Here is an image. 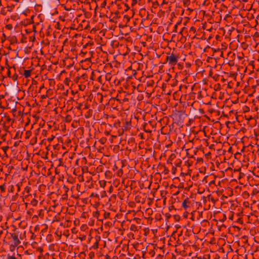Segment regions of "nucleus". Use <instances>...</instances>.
Instances as JSON below:
<instances>
[{
	"mask_svg": "<svg viewBox=\"0 0 259 259\" xmlns=\"http://www.w3.org/2000/svg\"><path fill=\"white\" fill-rule=\"evenodd\" d=\"M44 87V85H42L41 87H40V90L42 89Z\"/></svg>",
	"mask_w": 259,
	"mask_h": 259,
	"instance_id": "nucleus-31",
	"label": "nucleus"
},
{
	"mask_svg": "<svg viewBox=\"0 0 259 259\" xmlns=\"http://www.w3.org/2000/svg\"><path fill=\"white\" fill-rule=\"evenodd\" d=\"M165 217L167 219H169L171 217V215L169 213H166L165 214Z\"/></svg>",
	"mask_w": 259,
	"mask_h": 259,
	"instance_id": "nucleus-19",
	"label": "nucleus"
},
{
	"mask_svg": "<svg viewBox=\"0 0 259 259\" xmlns=\"http://www.w3.org/2000/svg\"><path fill=\"white\" fill-rule=\"evenodd\" d=\"M99 214H100L99 211H94V212H93V217L94 218H96L97 219L98 218Z\"/></svg>",
	"mask_w": 259,
	"mask_h": 259,
	"instance_id": "nucleus-7",
	"label": "nucleus"
},
{
	"mask_svg": "<svg viewBox=\"0 0 259 259\" xmlns=\"http://www.w3.org/2000/svg\"><path fill=\"white\" fill-rule=\"evenodd\" d=\"M31 73V70H24L23 75L25 76V78H28L30 76Z\"/></svg>",
	"mask_w": 259,
	"mask_h": 259,
	"instance_id": "nucleus-5",
	"label": "nucleus"
},
{
	"mask_svg": "<svg viewBox=\"0 0 259 259\" xmlns=\"http://www.w3.org/2000/svg\"><path fill=\"white\" fill-rule=\"evenodd\" d=\"M180 23H178L177 24H176L175 25V29H176L177 27H178V25Z\"/></svg>",
	"mask_w": 259,
	"mask_h": 259,
	"instance_id": "nucleus-25",
	"label": "nucleus"
},
{
	"mask_svg": "<svg viewBox=\"0 0 259 259\" xmlns=\"http://www.w3.org/2000/svg\"><path fill=\"white\" fill-rule=\"evenodd\" d=\"M80 77L84 80H86L88 78V75L86 73H84Z\"/></svg>",
	"mask_w": 259,
	"mask_h": 259,
	"instance_id": "nucleus-10",
	"label": "nucleus"
},
{
	"mask_svg": "<svg viewBox=\"0 0 259 259\" xmlns=\"http://www.w3.org/2000/svg\"><path fill=\"white\" fill-rule=\"evenodd\" d=\"M179 57L174 53H171L170 55L167 56L166 58V61L171 66L175 65L177 63Z\"/></svg>",
	"mask_w": 259,
	"mask_h": 259,
	"instance_id": "nucleus-1",
	"label": "nucleus"
},
{
	"mask_svg": "<svg viewBox=\"0 0 259 259\" xmlns=\"http://www.w3.org/2000/svg\"><path fill=\"white\" fill-rule=\"evenodd\" d=\"M165 173H166V174H167V172H168V170H167V169H165Z\"/></svg>",
	"mask_w": 259,
	"mask_h": 259,
	"instance_id": "nucleus-32",
	"label": "nucleus"
},
{
	"mask_svg": "<svg viewBox=\"0 0 259 259\" xmlns=\"http://www.w3.org/2000/svg\"><path fill=\"white\" fill-rule=\"evenodd\" d=\"M46 96H47L43 95V96H41V98H42V99H44V98H46Z\"/></svg>",
	"mask_w": 259,
	"mask_h": 259,
	"instance_id": "nucleus-29",
	"label": "nucleus"
},
{
	"mask_svg": "<svg viewBox=\"0 0 259 259\" xmlns=\"http://www.w3.org/2000/svg\"><path fill=\"white\" fill-rule=\"evenodd\" d=\"M88 45H89V44L87 43L85 45L83 46V48H86L87 46H88Z\"/></svg>",
	"mask_w": 259,
	"mask_h": 259,
	"instance_id": "nucleus-26",
	"label": "nucleus"
},
{
	"mask_svg": "<svg viewBox=\"0 0 259 259\" xmlns=\"http://www.w3.org/2000/svg\"><path fill=\"white\" fill-rule=\"evenodd\" d=\"M0 189L1 190L2 192H4L5 191V185H1L0 186Z\"/></svg>",
	"mask_w": 259,
	"mask_h": 259,
	"instance_id": "nucleus-13",
	"label": "nucleus"
},
{
	"mask_svg": "<svg viewBox=\"0 0 259 259\" xmlns=\"http://www.w3.org/2000/svg\"><path fill=\"white\" fill-rule=\"evenodd\" d=\"M135 227L136 226H135V225L132 226V227H131V229H132V230H133L132 227Z\"/></svg>",
	"mask_w": 259,
	"mask_h": 259,
	"instance_id": "nucleus-34",
	"label": "nucleus"
},
{
	"mask_svg": "<svg viewBox=\"0 0 259 259\" xmlns=\"http://www.w3.org/2000/svg\"><path fill=\"white\" fill-rule=\"evenodd\" d=\"M177 170V168L175 166H173L171 170V172L173 175H175Z\"/></svg>",
	"mask_w": 259,
	"mask_h": 259,
	"instance_id": "nucleus-12",
	"label": "nucleus"
},
{
	"mask_svg": "<svg viewBox=\"0 0 259 259\" xmlns=\"http://www.w3.org/2000/svg\"><path fill=\"white\" fill-rule=\"evenodd\" d=\"M125 6H126V7L127 8V9H130V7L128 6V5H127L126 4L125 5Z\"/></svg>",
	"mask_w": 259,
	"mask_h": 259,
	"instance_id": "nucleus-28",
	"label": "nucleus"
},
{
	"mask_svg": "<svg viewBox=\"0 0 259 259\" xmlns=\"http://www.w3.org/2000/svg\"><path fill=\"white\" fill-rule=\"evenodd\" d=\"M6 28L8 29H11L12 28V26L10 24L6 25Z\"/></svg>",
	"mask_w": 259,
	"mask_h": 259,
	"instance_id": "nucleus-18",
	"label": "nucleus"
},
{
	"mask_svg": "<svg viewBox=\"0 0 259 259\" xmlns=\"http://www.w3.org/2000/svg\"><path fill=\"white\" fill-rule=\"evenodd\" d=\"M21 41V42H24V39H22Z\"/></svg>",
	"mask_w": 259,
	"mask_h": 259,
	"instance_id": "nucleus-35",
	"label": "nucleus"
},
{
	"mask_svg": "<svg viewBox=\"0 0 259 259\" xmlns=\"http://www.w3.org/2000/svg\"><path fill=\"white\" fill-rule=\"evenodd\" d=\"M53 138H50V139H49V140L50 141H51V140H53Z\"/></svg>",
	"mask_w": 259,
	"mask_h": 259,
	"instance_id": "nucleus-37",
	"label": "nucleus"
},
{
	"mask_svg": "<svg viewBox=\"0 0 259 259\" xmlns=\"http://www.w3.org/2000/svg\"><path fill=\"white\" fill-rule=\"evenodd\" d=\"M165 173H166V174H167V172H168V170H167V169H165Z\"/></svg>",
	"mask_w": 259,
	"mask_h": 259,
	"instance_id": "nucleus-33",
	"label": "nucleus"
},
{
	"mask_svg": "<svg viewBox=\"0 0 259 259\" xmlns=\"http://www.w3.org/2000/svg\"><path fill=\"white\" fill-rule=\"evenodd\" d=\"M7 74H8V76L9 77H10V76L11 72H10V69H8V70Z\"/></svg>",
	"mask_w": 259,
	"mask_h": 259,
	"instance_id": "nucleus-20",
	"label": "nucleus"
},
{
	"mask_svg": "<svg viewBox=\"0 0 259 259\" xmlns=\"http://www.w3.org/2000/svg\"><path fill=\"white\" fill-rule=\"evenodd\" d=\"M53 138H50V139H49V140L50 141H51V140H53Z\"/></svg>",
	"mask_w": 259,
	"mask_h": 259,
	"instance_id": "nucleus-36",
	"label": "nucleus"
},
{
	"mask_svg": "<svg viewBox=\"0 0 259 259\" xmlns=\"http://www.w3.org/2000/svg\"><path fill=\"white\" fill-rule=\"evenodd\" d=\"M137 3V0H132V6L136 5Z\"/></svg>",
	"mask_w": 259,
	"mask_h": 259,
	"instance_id": "nucleus-17",
	"label": "nucleus"
},
{
	"mask_svg": "<svg viewBox=\"0 0 259 259\" xmlns=\"http://www.w3.org/2000/svg\"><path fill=\"white\" fill-rule=\"evenodd\" d=\"M18 145V142H15L14 144V147H17Z\"/></svg>",
	"mask_w": 259,
	"mask_h": 259,
	"instance_id": "nucleus-22",
	"label": "nucleus"
},
{
	"mask_svg": "<svg viewBox=\"0 0 259 259\" xmlns=\"http://www.w3.org/2000/svg\"><path fill=\"white\" fill-rule=\"evenodd\" d=\"M93 74H94V72H93V71H92V75H93ZM91 79H93V76H92V77H91Z\"/></svg>",
	"mask_w": 259,
	"mask_h": 259,
	"instance_id": "nucleus-27",
	"label": "nucleus"
},
{
	"mask_svg": "<svg viewBox=\"0 0 259 259\" xmlns=\"http://www.w3.org/2000/svg\"><path fill=\"white\" fill-rule=\"evenodd\" d=\"M109 215H110L109 212H105L104 214V219H107L109 217Z\"/></svg>",
	"mask_w": 259,
	"mask_h": 259,
	"instance_id": "nucleus-11",
	"label": "nucleus"
},
{
	"mask_svg": "<svg viewBox=\"0 0 259 259\" xmlns=\"http://www.w3.org/2000/svg\"><path fill=\"white\" fill-rule=\"evenodd\" d=\"M146 125H145V126L144 127V131H145V132H146V133H151V131L149 130L148 129H146Z\"/></svg>",
	"mask_w": 259,
	"mask_h": 259,
	"instance_id": "nucleus-16",
	"label": "nucleus"
},
{
	"mask_svg": "<svg viewBox=\"0 0 259 259\" xmlns=\"http://www.w3.org/2000/svg\"><path fill=\"white\" fill-rule=\"evenodd\" d=\"M19 234V232L10 233V235L13 239V243L15 244V245H18L21 243L18 238Z\"/></svg>",
	"mask_w": 259,
	"mask_h": 259,
	"instance_id": "nucleus-2",
	"label": "nucleus"
},
{
	"mask_svg": "<svg viewBox=\"0 0 259 259\" xmlns=\"http://www.w3.org/2000/svg\"><path fill=\"white\" fill-rule=\"evenodd\" d=\"M120 173H121V174H122V172L121 169H120V171H118V176H120Z\"/></svg>",
	"mask_w": 259,
	"mask_h": 259,
	"instance_id": "nucleus-23",
	"label": "nucleus"
},
{
	"mask_svg": "<svg viewBox=\"0 0 259 259\" xmlns=\"http://www.w3.org/2000/svg\"><path fill=\"white\" fill-rule=\"evenodd\" d=\"M41 256H39V258L38 259H41Z\"/></svg>",
	"mask_w": 259,
	"mask_h": 259,
	"instance_id": "nucleus-39",
	"label": "nucleus"
},
{
	"mask_svg": "<svg viewBox=\"0 0 259 259\" xmlns=\"http://www.w3.org/2000/svg\"><path fill=\"white\" fill-rule=\"evenodd\" d=\"M131 122L130 121H125V122H123V125L122 127L123 131H126L129 130L131 128Z\"/></svg>",
	"mask_w": 259,
	"mask_h": 259,
	"instance_id": "nucleus-3",
	"label": "nucleus"
},
{
	"mask_svg": "<svg viewBox=\"0 0 259 259\" xmlns=\"http://www.w3.org/2000/svg\"><path fill=\"white\" fill-rule=\"evenodd\" d=\"M190 31H195V28L194 27H191L190 28Z\"/></svg>",
	"mask_w": 259,
	"mask_h": 259,
	"instance_id": "nucleus-21",
	"label": "nucleus"
},
{
	"mask_svg": "<svg viewBox=\"0 0 259 259\" xmlns=\"http://www.w3.org/2000/svg\"><path fill=\"white\" fill-rule=\"evenodd\" d=\"M9 148V147L8 146H5V147H2V149H3V150L5 152H6L7 150Z\"/></svg>",
	"mask_w": 259,
	"mask_h": 259,
	"instance_id": "nucleus-14",
	"label": "nucleus"
},
{
	"mask_svg": "<svg viewBox=\"0 0 259 259\" xmlns=\"http://www.w3.org/2000/svg\"><path fill=\"white\" fill-rule=\"evenodd\" d=\"M18 75L17 74H14L12 77V79L14 81H17V79H18Z\"/></svg>",
	"mask_w": 259,
	"mask_h": 259,
	"instance_id": "nucleus-9",
	"label": "nucleus"
},
{
	"mask_svg": "<svg viewBox=\"0 0 259 259\" xmlns=\"http://www.w3.org/2000/svg\"><path fill=\"white\" fill-rule=\"evenodd\" d=\"M18 245H15V244L13 243L11 245H10V250L12 251H13V250H14V249H15V247L16 246H17Z\"/></svg>",
	"mask_w": 259,
	"mask_h": 259,
	"instance_id": "nucleus-8",
	"label": "nucleus"
},
{
	"mask_svg": "<svg viewBox=\"0 0 259 259\" xmlns=\"http://www.w3.org/2000/svg\"><path fill=\"white\" fill-rule=\"evenodd\" d=\"M7 259H17V258L15 256V253H14L13 255L8 254Z\"/></svg>",
	"mask_w": 259,
	"mask_h": 259,
	"instance_id": "nucleus-6",
	"label": "nucleus"
},
{
	"mask_svg": "<svg viewBox=\"0 0 259 259\" xmlns=\"http://www.w3.org/2000/svg\"><path fill=\"white\" fill-rule=\"evenodd\" d=\"M1 69H2V70H3V69H4V67H2Z\"/></svg>",
	"mask_w": 259,
	"mask_h": 259,
	"instance_id": "nucleus-38",
	"label": "nucleus"
},
{
	"mask_svg": "<svg viewBox=\"0 0 259 259\" xmlns=\"http://www.w3.org/2000/svg\"><path fill=\"white\" fill-rule=\"evenodd\" d=\"M190 203V201L189 200V198H187L186 199H185L184 200V201L182 203V206L185 208V209H187V208H188L189 207L188 205H187V203Z\"/></svg>",
	"mask_w": 259,
	"mask_h": 259,
	"instance_id": "nucleus-4",
	"label": "nucleus"
},
{
	"mask_svg": "<svg viewBox=\"0 0 259 259\" xmlns=\"http://www.w3.org/2000/svg\"><path fill=\"white\" fill-rule=\"evenodd\" d=\"M106 5V2H104L102 4V7H104Z\"/></svg>",
	"mask_w": 259,
	"mask_h": 259,
	"instance_id": "nucleus-24",
	"label": "nucleus"
},
{
	"mask_svg": "<svg viewBox=\"0 0 259 259\" xmlns=\"http://www.w3.org/2000/svg\"><path fill=\"white\" fill-rule=\"evenodd\" d=\"M174 218L176 221H178L180 219V217L179 215H175Z\"/></svg>",
	"mask_w": 259,
	"mask_h": 259,
	"instance_id": "nucleus-15",
	"label": "nucleus"
},
{
	"mask_svg": "<svg viewBox=\"0 0 259 259\" xmlns=\"http://www.w3.org/2000/svg\"><path fill=\"white\" fill-rule=\"evenodd\" d=\"M96 246L95 247V248H98V242H96Z\"/></svg>",
	"mask_w": 259,
	"mask_h": 259,
	"instance_id": "nucleus-30",
	"label": "nucleus"
}]
</instances>
